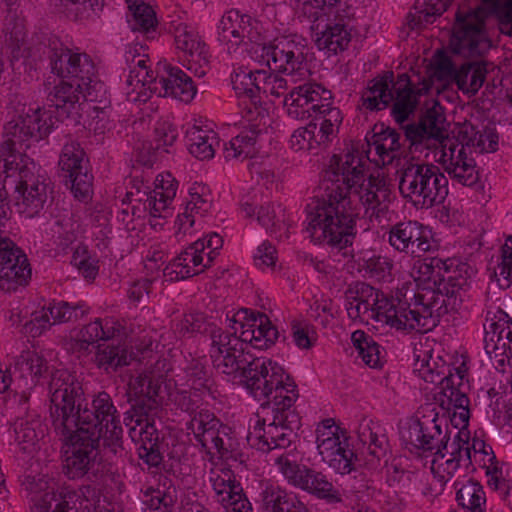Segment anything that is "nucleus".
<instances>
[{
  "label": "nucleus",
  "instance_id": "obj_27",
  "mask_svg": "<svg viewBox=\"0 0 512 512\" xmlns=\"http://www.w3.org/2000/svg\"><path fill=\"white\" fill-rule=\"evenodd\" d=\"M177 137V129L172 123L158 120L154 127L153 141L139 142L135 147L139 160L144 164H153L162 153H170L169 148L173 146Z\"/></svg>",
  "mask_w": 512,
  "mask_h": 512
},
{
  "label": "nucleus",
  "instance_id": "obj_44",
  "mask_svg": "<svg viewBox=\"0 0 512 512\" xmlns=\"http://www.w3.org/2000/svg\"><path fill=\"white\" fill-rule=\"evenodd\" d=\"M15 441L25 453H32L44 437L39 420L19 419L14 425Z\"/></svg>",
  "mask_w": 512,
  "mask_h": 512
},
{
  "label": "nucleus",
  "instance_id": "obj_60",
  "mask_svg": "<svg viewBox=\"0 0 512 512\" xmlns=\"http://www.w3.org/2000/svg\"><path fill=\"white\" fill-rule=\"evenodd\" d=\"M187 382L195 391L208 388L210 383V372L206 367L204 359H192L186 369Z\"/></svg>",
  "mask_w": 512,
  "mask_h": 512
},
{
  "label": "nucleus",
  "instance_id": "obj_5",
  "mask_svg": "<svg viewBox=\"0 0 512 512\" xmlns=\"http://www.w3.org/2000/svg\"><path fill=\"white\" fill-rule=\"evenodd\" d=\"M400 439L411 452L433 454L431 471L445 484L459 469L461 463H470V432L457 431L450 442L447 420L439 416L435 407L427 405L421 417L407 421L400 429Z\"/></svg>",
  "mask_w": 512,
  "mask_h": 512
},
{
  "label": "nucleus",
  "instance_id": "obj_30",
  "mask_svg": "<svg viewBox=\"0 0 512 512\" xmlns=\"http://www.w3.org/2000/svg\"><path fill=\"white\" fill-rule=\"evenodd\" d=\"M461 145L467 148V151L472 154L476 153H491L498 149V134L495 127L490 125L474 126L472 124H465L455 137Z\"/></svg>",
  "mask_w": 512,
  "mask_h": 512
},
{
  "label": "nucleus",
  "instance_id": "obj_17",
  "mask_svg": "<svg viewBox=\"0 0 512 512\" xmlns=\"http://www.w3.org/2000/svg\"><path fill=\"white\" fill-rule=\"evenodd\" d=\"M450 46L455 54L478 57L488 51L491 44L483 30L482 21L475 14L457 13Z\"/></svg>",
  "mask_w": 512,
  "mask_h": 512
},
{
  "label": "nucleus",
  "instance_id": "obj_14",
  "mask_svg": "<svg viewBox=\"0 0 512 512\" xmlns=\"http://www.w3.org/2000/svg\"><path fill=\"white\" fill-rule=\"evenodd\" d=\"M251 312L252 311L248 309H241L231 318L227 315L226 328L208 322L202 313H189L176 324V331L183 337L194 333L206 334L208 355L213 363L212 348L217 349L219 345L218 342L225 335H229L230 338H239L241 331L247 329L249 323H251Z\"/></svg>",
  "mask_w": 512,
  "mask_h": 512
},
{
  "label": "nucleus",
  "instance_id": "obj_64",
  "mask_svg": "<svg viewBox=\"0 0 512 512\" xmlns=\"http://www.w3.org/2000/svg\"><path fill=\"white\" fill-rule=\"evenodd\" d=\"M301 13L308 19L317 20L323 13L334 8L340 0H295Z\"/></svg>",
  "mask_w": 512,
  "mask_h": 512
},
{
  "label": "nucleus",
  "instance_id": "obj_1",
  "mask_svg": "<svg viewBox=\"0 0 512 512\" xmlns=\"http://www.w3.org/2000/svg\"><path fill=\"white\" fill-rule=\"evenodd\" d=\"M400 138L394 129L375 125L365 137V155L352 146L330 158L321 174L319 193L306 207V232L315 244L338 251L352 245L357 232L352 198L360 202L370 218L386 214L391 191L383 177L369 172V162L377 166L392 163L402 146Z\"/></svg>",
  "mask_w": 512,
  "mask_h": 512
},
{
  "label": "nucleus",
  "instance_id": "obj_59",
  "mask_svg": "<svg viewBox=\"0 0 512 512\" xmlns=\"http://www.w3.org/2000/svg\"><path fill=\"white\" fill-rule=\"evenodd\" d=\"M93 176L88 170L77 173L72 177L65 178L66 186L70 187L73 196L80 202H88L92 198Z\"/></svg>",
  "mask_w": 512,
  "mask_h": 512
},
{
  "label": "nucleus",
  "instance_id": "obj_34",
  "mask_svg": "<svg viewBox=\"0 0 512 512\" xmlns=\"http://www.w3.org/2000/svg\"><path fill=\"white\" fill-rule=\"evenodd\" d=\"M166 76L159 79V85L164 90V94L158 93V96H179L190 94L196 96L198 92L207 93L204 82L194 81L189 75L178 67L168 65Z\"/></svg>",
  "mask_w": 512,
  "mask_h": 512
},
{
  "label": "nucleus",
  "instance_id": "obj_45",
  "mask_svg": "<svg viewBox=\"0 0 512 512\" xmlns=\"http://www.w3.org/2000/svg\"><path fill=\"white\" fill-rule=\"evenodd\" d=\"M59 166L65 178L88 170L85 152L77 142L70 141L64 145L59 158Z\"/></svg>",
  "mask_w": 512,
  "mask_h": 512
},
{
  "label": "nucleus",
  "instance_id": "obj_47",
  "mask_svg": "<svg viewBox=\"0 0 512 512\" xmlns=\"http://www.w3.org/2000/svg\"><path fill=\"white\" fill-rule=\"evenodd\" d=\"M247 18L248 15L240 14L237 10L228 11L223 15L218 26L219 39L232 45H240V38Z\"/></svg>",
  "mask_w": 512,
  "mask_h": 512
},
{
  "label": "nucleus",
  "instance_id": "obj_56",
  "mask_svg": "<svg viewBox=\"0 0 512 512\" xmlns=\"http://www.w3.org/2000/svg\"><path fill=\"white\" fill-rule=\"evenodd\" d=\"M3 32L5 42L9 44L13 50L20 49L25 40V31L23 19L18 16L15 10L10 7L4 19Z\"/></svg>",
  "mask_w": 512,
  "mask_h": 512
},
{
  "label": "nucleus",
  "instance_id": "obj_8",
  "mask_svg": "<svg viewBox=\"0 0 512 512\" xmlns=\"http://www.w3.org/2000/svg\"><path fill=\"white\" fill-rule=\"evenodd\" d=\"M344 305L352 320L373 318L399 331H414L419 322H410L407 314H411L406 303H394L384 293L364 282L350 285L344 294Z\"/></svg>",
  "mask_w": 512,
  "mask_h": 512
},
{
  "label": "nucleus",
  "instance_id": "obj_21",
  "mask_svg": "<svg viewBox=\"0 0 512 512\" xmlns=\"http://www.w3.org/2000/svg\"><path fill=\"white\" fill-rule=\"evenodd\" d=\"M124 423L131 440L138 445L139 457L149 466L157 467L163 457L159 449V434L154 423L147 417L126 412Z\"/></svg>",
  "mask_w": 512,
  "mask_h": 512
},
{
  "label": "nucleus",
  "instance_id": "obj_42",
  "mask_svg": "<svg viewBox=\"0 0 512 512\" xmlns=\"http://www.w3.org/2000/svg\"><path fill=\"white\" fill-rule=\"evenodd\" d=\"M351 342L358 357L370 368H380L384 362L383 349L374 338L362 330H356L351 335Z\"/></svg>",
  "mask_w": 512,
  "mask_h": 512
},
{
  "label": "nucleus",
  "instance_id": "obj_50",
  "mask_svg": "<svg viewBox=\"0 0 512 512\" xmlns=\"http://www.w3.org/2000/svg\"><path fill=\"white\" fill-rule=\"evenodd\" d=\"M46 306L53 325L77 321L88 312V308L83 303L53 301Z\"/></svg>",
  "mask_w": 512,
  "mask_h": 512
},
{
  "label": "nucleus",
  "instance_id": "obj_39",
  "mask_svg": "<svg viewBox=\"0 0 512 512\" xmlns=\"http://www.w3.org/2000/svg\"><path fill=\"white\" fill-rule=\"evenodd\" d=\"M130 10L128 23L132 31L142 33L146 39H154L157 19L151 6L138 0H126Z\"/></svg>",
  "mask_w": 512,
  "mask_h": 512
},
{
  "label": "nucleus",
  "instance_id": "obj_9",
  "mask_svg": "<svg viewBox=\"0 0 512 512\" xmlns=\"http://www.w3.org/2000/svg\"><path fill=\"white\" fill-rule=\"evenodd\" d=\"M399 191L417 209H429L448 195V179L430 163H407L399 171Z\"/></svg>",
  "mask_w": 512,
  "mask_h": 512
},
{
  "label": "nucleus",
  "instance_id": "obj_16",
  "mask_svg": "<svg viewBox=\"0 0 512 512\" xmlns=\"http://www.w3.org/2000/svg\"><path fill=\"white\" fill-rule=\"evenodd\" d=\"M432 152L434 160L442 165L454 184L474 187L479 183L480 173L475 159L455 137L444 140V144Z\"/></svg>",
  "mask_w": 512,
  "mask_h": 512
},
{
  "label": "nucleus",
  "instance_id": "obj_11",
  "mask_svg": "<svg viewBox=\"0 0 512 512\" xmlns=\"http://www.w3.org/2000/svg\"><path fill=\"white\" fill-rule=\"evenodd\" d=\"M284 450L281 453H273L271 460L279 473L291 486L301 489L318 499L328 503L341 502V496L327 477L319 471L299 463L295 448H265L263 451Z\"/></svg>",
  "mask_w": 512,
  "mask_h": 512
},
{
  "label": "nucleus",
  "instance_id": "obj_25",
  "mask_svg": "<svg viewBox=\"0 0 512 512\" xmlns=\"http://www.w3.org/2000/svg\"><path fill=\"white\" fill-rule=\"evenodd\" d=\"M204 241L197 240L175 257L164 269V275L171 281L183 280L203 272L213 261L204 256Z\"/></svg>",
  "mask_w": 512,
  "mask_h": 512
},
{
  "label": "nucleus",
  "instance_id": "obj_31",
  "mask_svg": "<svg viewBox=\"0 0 512 512\" xmlns=\"http://www.w3.org/2000/svg\"><path fill=\"white\" fill-rule=\"evenodd\" d=\"M260 495L265 512H310L296 493L279 485H266Z\"/></svg>",
  "mask_w": 512,
  "mask_h": 512
},
{
  "label": "nucleus",
  "instance_id": "obj_51",
  "mask_svg": "<svg viewBox=\"0 0 512 512\" xmlns=\"http://www.w3.org/2000/svg\"><path fill=\"white\" fill-rule=\"evenodd\" d=\"M492 269L499 285L503 288L509 287L512 281V235L502 244Z\"/></svg>",
  "mask_w": 512,
  "mask_h": 512
},
{
  "label": "nucleus",
  "instance_id": "obj_48",
  "mask_svg": "<svg viewBox=\"0 0 512 512\" xmlns=\"http://www.w3.org/2000/svg\"><path fill=\"white\" fill-rule=\"evenodd\" d=\"M15 368L23 377L30 376L32 380H38L48 371V363L36 350H24L15 361Z\"/></svg>",
  "mask_w": 512,
  "mask_h": 512
},
{
  "label": "nucleus",
  "instance_id": "obj_53",
  "mask_svg": "<svg viewBox=\"0 0 512 512\" xmlns=\"http://www.w3.org/2000/svg\"><path fill=\"white\" fill-rule=\"evenodd\" d=\"M126 83L133 87L128 94L136 93L137 96H146L148 92L155 94L158 91V86H160L159 81L153 76V71L149 68H140L137 71L131 69Z\"/></svg>",
  "mask_w": 512,
  "mask_h": 512
},
{
  "label": "nucleus",
  "instance_id": "obj_52",
  "mask_svg": "<svg viewBox=\"0 0 512 512\" xmlns=\"http://www.w3.org/2000/svg\"><path fill=\"white\" fill-rule=\"evenodd\" d=\"M142 503L144 512H171L175 496L169 490L148 488L143 492Z\"/></svg>",
  "mask_w": 512,
  "mask_h": 512
},
{
  "label": "nucleus",
  "instance_id": "obj_41",
  "mask_svg": "<svg viewBox=\"0 0 512 512\" xmlns=\"http://www.w3.org/2000/svg\"><path fill=\"white\" fill-rule=\"evenodd\" d=\"M351 41V27L349 21L339 19L335 23L327 25L326 29L317 38L319 49H326L337 54L345 50Z\"/></svg>",
  "mask_w": 512,
  "mask_h": 512
},
{
  "label": "nucleus",
  "instance_id": "obj_43",
  "mask_svg": "<svg viewBox=\"0 0 512 512\" xmlns=\"http://www.w3.org/2000/svg\"><path fill=\"white\" fill-rule=\"evenodd\" d=\"M239 108L242 117L251 122L250 128L262 129L268 126L273 103L268 98H243Z\"/></svg>",
  "mask_w": 512,
  "mask_h": 512
},
{
  "label": "nucleus",
  "instance_id": "obj_57",
  "mask_svg": "<svg viewBox=\"0 0 512 512\" xmlns=\"http://www.w3.org/2000/svg\"><path fill=\"white\" fill-rule=\"evenodd\" d=\"M317 98H284L283 104L288 115L293 119H309L316 116L317 110L321 109Z\"/></svg>",
  "mask_w": 512,
  "mask_h": 512
},
{
  "label": "nucleus",
  "instance_id": "obj_38",
  "mask_svg": "<svg viewBox=\"0 0 512 512\" xmlns=\"http://www.w3.org/2000/svg\"><path fill=\"white\" fill-rule=\"evenodd\" d=\"M315 433L317 450L322 461H331L333 449L342 444V439H348L345 432L336 425L332 418L319 423Z\"/></svg>",
  "mask_w": 512,
  "mask_h": 512
},
{
  "label": "nucleus",
  "instance_id": "obj_19",
  "mask_svg": "<svg viewBox=\"0 0 512 512\" xmlns=\"http://www.w3.org/2000/svg\"><path fill=\"white\" fill-rule=\"evenodd\" d=\"M389 244L398 252L418 255L437 248L431 231L417 221H404L392 225L388 232Z\"/></svg>",
  "mask_w": 512,
  "mask_h": 512
},
{
  "label": "nucleus",
  "instance_id": "obj_23",
  "mask_svg": "<svg viewBox=\"0 0 512 512\" xmlns=\"http://www.w3.org/2000/svg\"><path fill=\"white\" fill-rule=\"evenodd\" d=\"M414 372L425 382L440 385L437 397L467 381V369L464 364L451 369L440 357L433 358L424 355L423 358H420L418 356L414 363Z\"/></svg>",
  "mask_w": 512,
  "mask_h": 512
},
{
  "label": "nucleus",
  "instance_id": "obj_55",
  "mask_svg": "<svg viewBox=\"0 0 512 512\" xmlns=\"http://www.w3.org/2000/svg\"><path fill=\"white\" fill-rule=\"evenodd\" d=\"M331 461H324L331 469L341 475L351 473L355 469L357 459L353 449L350 448L348 439H342V444L333 449Z\"/></svg>",
  "mask_w": 512,
  "mask_h": 512
},
{
  "label": "nucleus",
  "instance_id": "obj_40",
  "mask_svg": "<svg viewBox=\"0 0 512 512\" xmlns=\"http://www.w3.org/2000/svg\"><path fill=\"white\" fill-rule=\"evenodd\" d=\"M209 481L214 491L215 500L222 506L238 495L243 489L233 471L229 468L211 469Z\"/></svg>",
  "mask_w": 512,
  "mask_h": 512
},
{
  "label": "nucleus",
  "instance_id": "obj_6",
  "mask_svg": "<svg viewBox=\"0 0 512 512\" xmlns=\"http://www.w3.org/2000/svg\"><path fill=\"white\" fill-rule=\"evenodd\" d=\"M31 40V55L36 52L46 54L51 72L61 79L55 85V96L108 93L107 85L95 73V65L87 54L68 48L58 36L50 33L40 32Z\"/></svg>",
  "mask_w": 512,
  "mask_h": 512
},
{
  "label": "nucleus",
  "instance_id": "obj_35",
  "mask_svg": "<svg viewBox=\"0 0 512 512\" xmlns=\"http://www.w3.org/2000/svg\"><path fill=\"white\" fill-rule=\"evenodd\" d=\"M469 389L468 380L463 385L447 390L440 397H436V400L440 403L443 409L450 411L451 408L454 412L451 416V424L460 430H467V425L470 417L469 413V398L467 396V390Z\"/></svg>",
  "mask_w": 512,
  "mask_h": 512
},
{
  "label": "nucleus",
  "instance_id": "obj_37",
  "mask_svg": "<svg viewBox=\"0 0 512 512\" xmlns=\"http://www.w3.org/2000/svg\"><path fill=\"white\" fill-rule=\"evenodd\" d=\"M357 434L360 442L368 446L370 455L377 459L385 456L388 439L385 429L379 422L372 419H362L358 425Z\"/></svg>",
  "mask_w": 512,
  "mask_h": 512
},
{
  "label": "nucleus",
  "instance_id": "obj_20",
  "mask_svg": "<svg viewBox=\"0 0 512 512\" xmlns=\"http://www.w3.org/2000/svg\"><path fill=\"white\" fill-rule=\"evenodd\" d=\"M176 49L183 53V65L195 77L202 78L209 70V56L206 44L195 29L180 23L175 27Z\"/></svg>",
  "mask_w": 512,
  "mask_h": 512
},
{
  "label": "nucleus",
  "instance_id": "obj_22",
  "mask_svg": "<svg viewBox=\"0 0 512 512\" xmlns=\"http://www.w3.org/2000/svg\"><path fill=\"white\" fill-rule=\"evenodd\" d=\"M31 277V268L26 255L15 243L0 237V289L15 290Z\"/></svg>",
  "mask_w": 512,
  "mask_h": 512
},
{
  "label": "nucleus",
  "instance_id": "obj_2",
  "mask_svg": "<svg viewBox=\"0 0 512 512\" xmlns=\"http://www.w3.org/2000/svg\"><path fill=\"white\" fill-rule=\"evenodd\" d=\"M251 323L239 338L223 336L217 349L212 348L213 367L228 381L241 384L261 404L263 423L257 420L249 441L259 450L287 448L297 438L301 426L294 403L298 398L296 384L281 365L266 357H253L248 348L268 349L279 337L269 317L251 312Z\"/></svg>",
  "mask_w": 512,
  "mask_h": 512
},
{
  "label": "nucleus",
  "instance_id": "obj_26",
  "mask_svg": "<svg viewBox=\"0 0 512 512\" xmlns=\"http://www.w3.org/2000/svg\"><path fill=\"white\" fill-rule=\"evenodd\" d=\"M431 64L427 69V77L418 78L419 86H416L409 76L406 73H402L398 75L397 80H394V74L392 71H387L383 75L374 78L370 85L368 86L369 91L374 96H422V94L426 93L425 91H421L422 83L424 80L429 77V69ZM435 90L429 91L428 93H433Z\"/></svg>",
  "mask_w": 512,
  "mask_h": 512
},
{
  "label": "nucleus",
  "instance_id": "obj_36",
  "mask_svg": "<svg viewBox=\"0 0 512 512\" xmlns=\"http://www.w3.org/2000/svg\"><path fill=\"white\" fill-rule=\"evenodd\" d=\"M120 329L121 325L114 318H96L79 329L74 338L79 348L86 350L100 340L112 339Z\"/></svg>",
  "mask_w": 512,
  "mask_h": 512
},
{
  "label": "nucleus",
  "instance_id": "obj_32",
  "mask_svg": "<svg viewBox=\"0 0 512 512\" xmlns=\"http://www.w3.org/2000/svg\"><path fill=\"white\" fill-rule=\"evenodd\" d=\"M186 144L189 152L196 158L211 159L215 154V145L218 144L216 133L212 128L203 125L201 118L194 119L192 126L185 132Z\"/></svg>",
  "mask_w": 512,
  "mask_h": 512
},
{
  "label": "nucleus",
  "instance_id": "obj_28",
  "mask_svg": "<svg viewBox=\"0 0 512 512\" xmlns=\"http://www.w3.org/2000/svg\"><path fill=\"white\" fill-rule=\"evenodd\" d=\"M184 211L177 217L178 233H186L195 223V215L204 216L211 207L213 198L210 189L202 183H194L188 192Z\"/></svg>",
  "mask_w": 512,
  "mask_h": 512
},
{
  "label": "nucleus",
  "instance_id": "obj_18",
  "mask_svg": "<svg viewBox=\"0 0 512 512\" xmlns=\"http://www.w3.org/2000/svg\"><path fill=\"white\" fill-rule=\"evenodd\" d=\"M484 349L501 366L512 359V319L501 309L487 312L484 323Z\"/></svg>",
  "mask_w": 512,
  "mask_h": 512
},
{
  "label": "nucleus",
  "instance_id": "obj_29",
  "mask_svg": "<svg viewBox=\"0 0 512 512\" xmlns=\"http://www.w3.org/2000/svg\"><path fill=\"white\" fill-rule=\"evenodd\" d=\"M155 188L144 193L145 207L153 217H166L169 205L176 196L178 182L171 173L159 174L154 181Z\"/></svg>",
  "mask_w": 512,
  "mask_h": 512
},
{
  "label": "nucleus",
  "instance_id": "obj_54",
  "mask_svg": "<svg viewBox=\"0 0 512 512\" xmlns=\"http://www.w3.org/2000/svg\"><path fill=\"white\" fill-rule=\"evenodd\" d=\"M206 430L203 434L195 437V441L198 445H200L201 449L205 451L211 457L216 455L222 457L225 453L228 452V449L225 447L224 440L221 435H226L225 432L226 427L221 424V426H216Z\"/></svg>",
  "mask_w": 512,
  "mask_h": 512
},
{
  "label": "nucleus",
  "instance_id": "obj_33",
  "mask_svg": "<svg viewBox=\"0 0 512 512\" xmlns=\"http://www.w3.org/2000/svg\"><path fill=\"white\" fill-rule=\"evenodd\" d=\"M262 131L263 129H256V127L240 131L229 142L225 143V159L244 161L248 158H254L261 149Z\"/></svg>",
  "mask_w": 512,
  "mask_h": 512
},
{
  "label": "nucleus",
  "instance_id": "obj_24",
  "mask_svg": "<svg viewBox=\"0 0 512 512\" xmlns=\"http://www.w3.org/2000/svg\"><path fill=\"white\" fill-rule=\"evenodd\" d=\"M240 211L244 217L250 218L256 215L258 223L271 235L282 237L285 230L284 209L273 202H263L262 195L253 192L242 197Z\"/></svg>",
  "mask_w": 512,
  "mask_h": 512
},
{
  "label": "nucleus",
  "instance_id": "obj_12",
  "mask_svg": "<svg viewBox=\"0 0 512 512\" xmlns=\"http://www.w3.org/2000/svg\"><path fill=\"white\" fill-rule=\"evenodd\" d=\"M252 59L272 71L289 76H304L308 72L309 48L305 40L296 35L277 37L267 47L254 46Z\"/></svg>",
  "mask_w": 512,
  "mask_h": 512
},
{
  "label": "nucleus",
  "instance_id": "obj_15",
  "mask_svg": "<svg viewBox=\"0 0 512 512\" xmlns=\"http://www.w3.org/2000/svg\"><path fill=\"white\" fill-rule=\"evenodd\" d=\"M444 120L443 108L437 98H429L419 124L408 125L405 129V140L409 142L411 152L432 151L444 144V140L451 139L443 129Z\"/></svg>",
  "mask_w": 512,
  "mask_h": 512
},
{
  "label": "nucleus",
  "instance_id": "obj_61",
  "mask_svg": "<svg viewBox=\"0 0 512 512\" xmlns=\"http://www.w3.org/2000/svg\"><path fill=\"white\" fill-rule=\"evenodd\" d=\"M79 227V223L74 220L72 214H64L55 220L52 231L61 245L68 246L75 241Z\"/></svg>",
  "mask_w": 512,
  "mask_h": 512
},
{
  "label": "nucleus",
  "instance_id": "obj_46",
  "mask_svg": "<svg viewBox=\"0 0 512 512\" xmlns=\"http://www.w3.org/2000/svg\"><path fill=\"white\" fill-rule=\"evenodd\" d=\"M131 358V353L122 345H99L95 354L97 366L105 371L128 365Z\"/></svg>",
  "mask_w": 512,
  "mask_h": 512
},
{
  "label": "nucleus",
  "instance_id": "obj_4",
  "mask_svg": "<svg viewBox=\"0 0 512 512\" xmlns=\"http://www.w3.org/2000/svg\"><path fill=\"white\" fill-rule=\"evenodd\" d=\"M475 272L472 266L455 258L415 260L411 276L417 291L413 296V306L406 305L411 311L407 314L410 322H419L414 331L425 333L436 327L440 316L447 311V300L459 298L462 301V292L470 286Z\"/></svg>",
  "mask_w": 512,
  "mask_h": 512
},
{
  "label": "nucleus",
  "instance_id": "obj_62",
  "mask_svg": "<svg viewBox=\"0 0 512 512\" xmlns=\"http://www.w3.org/2000/svg\"><path fill=\"white\" fill-rule=\"evenodd\" d=\"M231 83L236 96H256L260 94L258 72L241 71L231 78Z\"/></svg>",
  "mask_w": 512,
  "mask_h": 512
},
{
  "label": "nucleus",
  "instance_id": "obj_10",
  "mask_svg": "<svg viewBox=\"0 0 512 512\" xmlns=\"http://www.w3.org/2000/svg\"><path fill=\"white\" fill-rule=\"evenodd\" d=\"M486 67L480 62H468L459 69L443 51H437L431 60L429 77L422 83L421 91L435 90L437 95L444 92L475 94L486 78Z\"/></svg>",
  "mask_w": 512,
  "mask_h": 512
},
{
  "label": "nucleus",
  "instance_id": "obj_63",
  "mask_svg": "<svg viewBox=\"0 0 512 512\" xmlns=\"http://www.w3.org/2000/svg\"><path fill=\"white\" fill-rule=\"evenodd\" d=\"M221 426L220 420L210 411L201 409L191 414V418L186 422V429L192 433L194 438L203 434L206 430Z\"/></svg>",
  "mask_w": 512,
  "mask_h": 512
},
{
  "label": "nucleus",
  "instance_id": "obj_49",
  "mask_svg": "<svg viewBox=\"0 0 512 512\" xmlns=\"http://www.w3.org/2000/svg\"><path fill=\"white\" fill-rule=\"evenodd\" d=\"M456 500L465 511L484 512L485 492L483 487L475 481H468L462 485L457 490Z\"/></svg>",
  "mask_w": 512,
  "mask_h": 512
},
{
  "label": "nucleus",
  "instance_id": "obj_7",
  "mask_svg": "<svg viewBox=\"0 0 512 512\" xmlns=\"http://www.w3.org/2000/svg\"><path fill=\"white\" fill-rule=\"evenodd\" d=\"M0 147V199L15 195L17 211L26 218H33L44 209L48 200L49 180L35 175L36 165L20 152L19 144Z\"/></svg>",
  "mask_w": 512,
  "mask_h": 512
},
{
  "label": "nucleus",
  "instance_id": "obj_13",
  "mask_svg": "<svg viewBox=\"0 0 512 512\" xmlns=\"http://www.w3.org/2000/svg\"><path fill=\"white\" fill-rule=\"evenodd\" d=\"M29 512H68L72 509H89V503L95 496V489L84 485L78 490L64 487L55 492L54 487L43 480L31 482Z\"/></svg>",
  "mask_w": 512,
  "mask_h": 512
},
{
  "label": "nucleus",
  "instance_id": "obj_58",
  "mask_svg": "<svg viewBox=\"0 0 512 512\" xmlns=\"http://www.w3.org/2000/svg\"><path fill=\"white\" fill-rule=\"evenodd\" d=\"M317 125L309 123L296 129L290 137L291 148L295 151H313L320 147L316 136Z\"/></svg>",
  "mask_w": 512,
  "mask_h": 512
},
{
  "label": "nucleus",
  "instance_id": "obj_3",
  "mask_svg": "<svg viewBox=\"0 0 512 512\" xmlns=\"http://www.w3.org/2000/svg\"><path fill=\"white\" fill-rule=\"evenodd\" d=\"M50 419L61 441L70 447L65 475L101 483L111 473V465L101 453L100 441L113 454L122 450L120 416L106 392L87 401L82 383L67 370H56L49 382Z\"/></svg>",
  "mask_w": 512,
  "mask_h": 512
}]
</instances>
